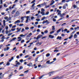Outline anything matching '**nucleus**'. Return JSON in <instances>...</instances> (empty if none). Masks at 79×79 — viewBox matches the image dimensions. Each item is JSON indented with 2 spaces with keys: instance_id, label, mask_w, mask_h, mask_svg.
I'll return each instance as SVG.
<instances>
[{
  "instance_id": "nucleus-1",
  "label": "nucleus",
  "mask_w": 79,
  "mask_h": 79,
  "mask_svg": "<svg viewBox=\"0 0 79 79\" xmlns=\"http://www.w3.org/2000/svg\"><path fill=\"white\" fill-rule=\"evenodd\" d=\"M20 13L19 11H17L15 13V15H14V18H15L16 16H19Z\"/></svg>"
},
{
  "instance_id": "nucleus-2",
  "label": "nucleus",
  "mask_w": 79,
  "mask_h": 79,
  "mask_svg": "<svg viewBox=\"0 0 79 79\" xmlns=\"http://www.w3.org/2000/svg\"><path fill=\"white\" fill-rule=\"evenodd\" d=\"M50 62V60H48L46 62V63H47V64H52L53 63H54V62H55V61H52L51 62Z\"/></svg>"
},
{
  "instance_id": "nucleus-3",
  "label": "nucleus",
  "mask_w": 79,
  "mask_h": 79,
  "mask_svg": "<svg viewBox=\"0 0 79 79\" xmlns=\"http://www.w3.org/2000/svg\"><path fill=\"white\" fill-rule=\"evenodd\" d=\"M64 77V75H63L61 77H57L55 78H56V79H62V78Z\"/></svg>"
},
{
  "instance_id": "nucleus-4",
  "label": "nucleus",
  "mask_w": 79,
  "mask_h": 79,
  "mask_svg": "<svg viewBox=\"0 0 79 79\" xmlns=\"http://www.w3.org/2000/svg\"><path fill=\"white\" fill-rule=\"evenodd\" d=\"M42 37H43V35H38L36 39V40H38V39H40V38H41Z\"/></svg>"
},
{
  "instance_id": "nucleus-5",
  "label": "nucleus",
  "mask_w": 79,
  "mask_h": 79,
  "mask_svg": "<svg viewBox=\"0 0 79 79\" xmlns=\"http://www.w3.org/2000/svg\"><path fill=\"white\" fill-rule=\"evenodd\" d=\"M20 62H18L16 63V65H15V67H18V65H20Z\"/></svg>"
},
{
  "instance_id": "nucleus-6",
  "label": "nucleus",
  "mask_w": 79,
  "mask_h": 79,
  "mask_svg": "<svg viewBox=\"0 0 79 79\" xmlns=\"http://www.w3.org/2000/svg\"><path fill=\"white\" fill-rule=\"evenodd\" d=\"M10 48H9L8 47H7L6 48H4V51H8Z\"/></svg>"
},
{
  "instance_id": "nucleus-7",
  "label": "nucleus",
  "mask_w": 79,
  "mask_h": 79,
  "mask_svg": "<svg viewBox=\"0 0 79 79\" xmlns=\"http://www.w3.org/2000/svg\"><path fill=\"white\" fill-rule=\"evenodd\" d=\"M66 6H68V4L65 3L63 6V9H66Z\"/></svg>"
},
{
  "instance_id": "nucleus-8",
  "label": "nucleus",
  "mask_w": 79,
  "mask_h": 79,
  "mask_svg": "<svg viewBox=\"0 0 79 79\" xmlns=\"http://www.w3.org/2000/svg\"><path fill=\"white\" fill-rule=\"evenodd\" d=\"M21 21H20V20H17V21H15L14 23V24H17V23H20Z\"/></svg>"
},
{
  "instance_id": "nucleus-9",
  "label": "nucleus",
  "mask_w": 79,
  "mask_h": 79,
  "mask_svg": "<svg viewBox=\"0 0 79 79\" xmlns=\"http://www.w3.org/2000/svg\"><path fill=\"white\" fill-rule=\"evenodd\" d=\"M48 37L49 38H51V39H53V38H54V36H53L52 35H49Z\"/></svg>"
},
{
  "instance_id": "nucleus-10",
  "label": "nucleus",
  "mask_w": 79,
  "mask_h": 79,
  "mask_svg": "<svg viewBox=\"0 0 79 79\" xmlns=\"http://www.w3.org/2000/svg\"><path fill=\"white\" fill-rule=\"evenodd\" d=\"M65 15V14L64 13H63L62 14H61L60 15V16L61 17L64 18V16Z\"/></svg>"
},
{
  "instance_id": "nucleus-11",
  "label": "nucleus",
  "mask_w": 79,
  "mask_h": 79,
  "mask_svg": "<svg viewBox=\"0 0 79 79\" xmlns=\"http://www.w3.org/2000/svg\"><path fill=\"white\" fill-rule=\"evenodd\" d=\"M55 3V1L53 0H52L51 3L50 4V5H52L53 4H54Z\"/></svg>"
},
{
  "instance_id": "nucleus-12",
  "label": "nucleus",
  "mask_w": 79,
  "mask_h": 79,
  "mask_svg": "<svg viewBox=\"0 0 79 79\" xmlns=\"http://www.w3.org/2000/svg\"><path fill=\"white\" fill-rule=\"evenodd\" d=\"M53 72H52L49 73V76H51L52 75H53Z\"/></svg>"
},
{
  "instance_id": "nucleus-13",
  "label": "nucleus",
  "mask_w": 79,
  "mask_h": 79,
  "mask_svg": "<svg viewBox=\"0 0 79 79\" xmlns=\"http://www.w3.org/2000/svg\"><path fill=\"white\" fill-rule=\"evenodd\" d=\"M27 66H32V64L31 63H30L28 64H27Z\"/></svg>"
},
{
  "instance_id": "nucleus-14",
  "label": "nucleus",
  "mask_w": 79,
  "mask_h": 79,
  "mask_svg": "<svg viewBox=\"0 0 79 79\" xmlns=\"http://www.w3.org/2000/svg\"><path fill=\"white\" fill-rule=\"evenodd\" d=\"M32 35V33H30L29 34V35H27V37H31V36Z\"/></svg>"
},
{
  "instance_id": "nucleus-15",
  "label": "nucleus",
  "mask_w": 79,
  "mask_h": 79,
  "mask_svg": "<svg viewBox=\"0 0 79 79\" xmlns=\"http://www.w3.org/2000/svg\"><path fill=\"white\" fill-rule=\"evenodd\" d=\"M15 11H16V10H13L12 12H11V14L12 15H13V14H14V13H15Z\"/></svg>"
},
{
  "instance_id": "nucleus-16",
  "label": "nucleus",
  "mask_w": 79,
  "mask_h": 79,
  "mask_svg": "<svg viewBox=\"0 0 79 79\" xmlns=\"http://www.w3.org/2000/svg\"><path fill=\"white\" fill-rule=\"evenodd\" d=\"M62 29H63V28H62L57 30L56 32L57 33H59V32H60V31H61V30H62Z\"/></svg>"
},
{
  "instance_id": "nucleus-17",
  "label": "nucleus",
  "mask_w": 79,
  "mask_h": 79,
  "mask_svg": "<svg viewBox=\"0 0 79 79\" xmlns=\"http://www.w3.org/2000/svg\"><path fill=\"white\" fill-rule=\"evenodd\" d=\"M62 39V38L61 37H60V36H58L57 38L56 39H59V40H61Z\"/></svg>"
},
{
  "instance_id": "nucleus-18",
  "label": "nucleus",
  "mask_w": 79,
  "mask_h": 79,
  "mask_svg": "<svg viewBox=\"0 0 79 79\" xmlns=\"http://www.w3.org/2000/svg\"><path fill=\"white\" fill-rule=\"evenodd\" d=\"M42 43L40 42L39 43V42H38V43H36V45H41L42 44Z\"/></svg>"
},
{
  "instance_id": "nucleus-19",
  "label": "nucleus",
  "mask_w": 79,
  "mask_h": 79,
  "mask_svg": "<svg viewBox=\"0 0 79 79\" xmlns=\"http://www.w3.org/2000/svg\"><path fill=\"white\" fill-rule=\"evenodd\" d=\"M77 37V35L76 34H75L74 35V39H76Z\"/></svg>"
},
{
  "instance_id": "nucleus-20",
  "label": "nucleus",
  "mask_w": 79,
  "mask_h": 79,
  "mask_svg": "<svg viewBox=\"0 0 79 79\" xmlns=\"http://www.w3.org/2000/svg\"><path fill=\"white\" fill-rule=\"evenodd\" d=\"M52 30H53V31H55V26H52Z\"/></svg>"
},
{
  "instance_id": "nucleus-21",
  "label": "nucleus",
  "mask_w": 79,
  "mask_h": 79,
  "mask_svg": "<svg viewBox=\"0 0 79 79\" xmlns=\"http://www.w3.org/2000/svg\"><path fill=\"white\" fill-rule=\"evenodd\" d=\"M10 65V62H7L6 64V66H9Z\"/></svg>"
},
{
  "instance_id": "nucleus-22",
  "label": "nucleus",
  "mask_w": 79,
  "mask_h": 79,
  "mask_svg": "<svg viewBox=\"0 0 79 79\" xmlns=\"http://www.w3.org/2000/svg\"><path fill=\"white\" fill-rule=\"evenodd\" d=\"M5 22H6V21L5 20H3V24L4 26H5Z\"/></svg>"
},
{
  "instance_id": "nucleus-23",
  "label": "nucleus",
  "mask_w": 79,
  "mask_h": 79,
  "mask_svg": "<svg viewBox=\"0 0 79 79\" xmlns=\"http://www.w3.org/2000/svg\"><path fill=\"white\" fill-rule=\"evenodd\" d=\"M3 26L2 25V27L0 28V32H1V31L3 29Z\"/></svg>"
},
{
  "instance_id": "nucleus-24",
  "label": "nucleus",
  "mask_w": 79,
  "mask_h": 79,
  "mask_svg": "<svg viewBox=\"0 0 79 79\" xmlns=\"http://www.w3.org/2000/svg\"><path fill=\"white\" fill-rule=\"evenodd\" d=\"M31 13V11H29V10H28L26 12V14H29V13Z\"/></svg>"
},
{
  "instance_id": "nucleus-25",
  "label": "nucleus",
  "mask_w": 79,
  "mask_h": 79,
  "mask_svg": "<svg viewBox=\"0 0 79 79\" xmlns=\"http://www.w3.org/2000/svg\"><path fill=\"white\" fill-rule=\"evenodd\" d=\"M73 36V35H72L69 38V39H71Z\"/></svg>"
},
{
  "instance_id": "nucleus-26",
  "label": "nucleus",
  "mask_w": 79,
  "mask_h": 79,
  "mask_svg": "<svg viewBox=\"0 0 79 79\" xmlns=\"http://www.w3.org/2000/svg\"><path fill=\"white\" fill-rule=\"evenodd\" d=\"M44 75H42L40 77V78H39V79H42V78H43V77L44 76Z\"/></svg>"
},
{
  "instance_id": "nucleus-27",
  "label": "nucleus",
  "mask_w": 79,
  "mask_h": 79,
  "mask_svg": "<svg viewBox=\"0 0 79 79\" xmlns=\"http://www.w3.org/2000/svg\"><path fill=\"white\" fill-rule=\"evenodd\" d=\"M42 6H44V5H46V3L45 2H44V3L41 4Z\"/></svg>"
},
{
  "instance_id": "nucleus-28",
  "label": "nucleus",
  "mask_w": 79,
  "mask_h": 79,
  "mask_svg": "<svg viewBox=\"0 0 79 79\" xmlns=\"http://www.w3.org/2000/svg\"><path fill=\"white\" fill-rule=\"evenodd\" d=\"M45 18H46V17H43L41 19L42 21H43V20H44V19H45Z\"/></svg>"
},
{
  "instance_id": "nucleus-29",
  "label": "nucleus",
  "mask_w": 79,
  "mask_h": 79,
  "mask_svg": "<svg viewBox=\"0 0 79 79\" xmlns=\"http://www.w3.org/2000/svg\"><path fill=\"white\" fill-rule=\"evenodd\" d=\"M4 19H6V20H7V21L8 20V17L6 16L4 18Z\"/></svg>"
},
{
  "instance_id": "nucleus-30",
  "label": "nucleus",
  "mask_w": 79,
  "mask_h": 79,
  "mask_svg": "<svg viewBox=\"0 0 79 79\" xmlns=\"http://www.w3.org/2000/svg\"><path fill=\"white\" fill-rule=\"evenodd\" d=\"M25 31V30H24V29L23 28L22 30V31H21V32H23Z\"/></svg>"
},
{
  "instance_id": "nucleus-31",
  "label": "nucleus",
  "mask_w": 79,
  "mask_h": 79,
  "mask_svg": "<svg viewBox=\"0 0 79 79\" xmlns=\"http://www.w3.org/2000/svg\"><path fill=\"white\" fill-rule=\"evenodd\" d=\"M21 28L18 29L17 31V32H20V31H21Z\"/></svg>"
},
{
  "instance_id": "nucleus-32",
  "label": "nucleus",
  "mask_w": 79,
  "mask_h": 79,
  "mask_svg": "<svg viewBox=\"0 0 79 79\" xmlns=\"http://www.w3.org/2000/svg\"><path fill=\"white\" fill-rule=\"evenodd\" d=\"M50 55V54L48 53L46 54V56H47V57H48V56H49Z\"/></svg>"
},
{
  "instance_id": "nucleus-33",
  "label": "nucleus",
  "mask_w": 79,
  "mask_h": 79,
  "mask_svg": "<svg viewBox=\"0 0 79 79\" xmlns=\"http://www.w3.org/2000/svg\"><path fill=\"white\" fill-rule=\"evenodd\" d=\"M61 11H60L59 12H58V14H57V15H60L61 14Z\"/></svg>"
},
{
  "instance_id": "nucleus-34",
  "label": "nucleus",
  "mask_w": 79,
  "mask_h": 79,
  "mask_svg": "<svg viewBox=\"0 0 79 79\" xmlns=\"http://www.w3.org/2000/svg\"><path fill=\"white\" fill-rule=\"evenodd\" d=\"M24 26V24H20L19 25V26L20 27H22V26Z\"/></svg>"
},
{
  "instance_id": "nucleus-35",
  "label": "nucleus",
  "mask_w": 79,
  "mask_h": 79,
  "mask_svg": "<svg viewBox=\"0 0 79 79\" xmlns=\"http://www.w3.org/2000/svg\"><path fill=\"white\" fill-rule=\"evenodd\" d=\"M5 29L6 30H8V27L7 26H6L5 27Z\"/></svg>"
},
{
  "instance_id": "nucleus-36",
  "label": "nucleus",
  "mask_w": 79,
  "mask_h": 79,
  "mask_svg": "<svg viewBox=\"0 0 79 79\" xmlns=\"http://www.w3.org/2000/svg\"><path fill=\"white\" fill-rule=\"evenodd\" d=\"M10 20H11V18L9 17L8 18L7 20V21H10Z\"/></svg>"
},
{
  "instance_id": "nucleus-37",
  "label": "nucleus",
  "mask_w": 79,
  "mask_h": 79,
  "mask_svg": "<svg viewBox=\"0 0 79 79\" xmlns=\"http://www.w3.org/2000/svg\"><path fill=\"white\" fill-rule=\"evenodd\" d=\"M44 33L45 34H47V33H48V30H46L44 31Z\"/></svg>"
},
{
  "instance_id": "nucleus-38",
  "label": "nucleus",
  "mask_w": 79,
  "mask_h": 79,
  "mask_svg": "<svg viewBox=\"0 0 79 79\" xmlns=\"http://www.w3.org/2000/svg\"><path fill=\"white\" fill-rule=\"evenodd\" d=\"M13 34V33H9L8 36H10V35H12Z\"/></svg>"
},
{
  "instance_id": "nucleus-39",
  "label": "nucleus",
  "mask_w": 79,
  "mask_h": 79,
  "mask_svg": "<svg viewBox=\"0 0 79 79\" xmlns=\"http://www.w3.org/2000/svg\"><path fill=\"white\" fill-rule=\"evenodd\" d=\"M29 72V70H27L25 71L24 72V73H27Z\"/></svg>"
},
{
  "instance_id": "nucleus-40",
  "label": "nucleus",
  "mask_w": 79,
  "mask_h": 79,
  "mask_svg": "<svg viewBox=\"0 0 79 79\" xmlns=\"http://www.w3.org/2000/svg\"><path fill=\"white\" fill-rule=\"evenodd\" d=\"M46 23H47L48 24H49V21H48V20H46Z\"/></svg>"
},
{
  "instance_id": "nucleus-41",
  "label": "nucleus",
  "mask_w": 79,
  "mask_h": 79,
  "mask_svg": "<svg viewBox=\"0 0 79 79\" xmlns=\"http://www.w3.org/2000/svg\"><path fill=\"white\" fill-rule=\"evenodd\" d=\"M8 32H9V31H8V30H7L6 31V34H8Z\"/></svg>"
},
{
  "instance_id": "nucleus-42",
  "label": "nucleus",
  "mask_w": 79,
  "mask_h": 79,
  "mask_svg": "<svg viewBox=\"0 0 79 79\" xmlns=\"http://www.w3.org/2000/svg\"><path fill=\"white\" fill-rule=\"evenodd\" d=\"M45 7H46V8H49V7H50V5H48L47 6V5H46Z\"/></svg>"
},
{
  "instance_id": "nucleus-43",
  "label": "nucleus",
  "mask_w": 79,
  "mask_h": 79,
  "mask_svg": "<svg viewBox=\"0 0 79 79\" xmlns=\"http://www.w3.org/2000/svg\"><path fill=\"white\" fill-rule=\"evenodd\" d=\"M74 8L75 9L76 8V5H74L73 6Z\"/></svg>"
},
{
  "instance_id": "nucleus-44",
  "label": "nucleus",
  "mask_w": 79,
  "mask_h": 79,
  "mask_svg": "<svg viewBox=\"0 0 79 79\" xmlns=\"http://www.w3.org/2000/svg\"><path fill=\"white\" fill-rule=\"evenodd\" d=\"M45 38H47L46 36H45L43 37L42 38V39H45Z\"/></svg>"
},
{
  "instance_id": "nucleus-45",
  "label": "nucleus",
  "mask_w": 79,
  "mask_h": 79,
  "mask_svg": "<svg viewBox=\"0 0 79 79\" xmlns=\"http://www.w3.org/2000/svg\"><path fill=\"white\" fill-rule=\"evenodd\" d=\"M0 2L1 5H2L3 4V1L2 0H0Z\"/></svg>"
},
{
  "instance_id": "nucleus-46",
  "label": "nucleus",
  "mask_w": 79,
  "mask_h": 79,
  "mask_svg": "<svg viewBox=\"0 0 79 79\" xmlns=\"http://www.w3.org/2000/svg\"><path fill=\"white\" fill-rule=\"evenodd\" d=\"M12 75H13V73H11V74L9 76V77H11V76H12Z\"/></svg>"
},
{
  "instance_id": "nucleus-47",
  "label": "nucleus",
  "mask_w": 79,
  "mask_h": 79,
  "mask_svg": "<svg viewBox=\"0 0 79 79\" xmlns=\"http://www.w3.org/2000/svg\"><path fill=\"white\" fill-rule=\"evenodd\" d=\"M34 19V17L32 16L31 17V20H33Z\"/></svg>"
},
{
  "instance_id": "nucleus-48",
  "label": "nucleus",
  "mask_w": 79,
  "mask_h": 79,
  "mask_svg": "<svg viewBox=\"0 0 79 79\" xmlns=\"http://www.w3.org/2000/svg\"><path fill=\"white\" fill-rule=\"evenodd\" d=\"M36 20L37 21H40V19H36Z\"/></svg>"
},
{
  "instance_id": "nucleus-49",
  "label": "nucleus",
  "mask_w": 79,
  "mask_h": 79,
  "mask_svg": "<svg viewBox=\"0 0 79 79\" xmlns=\"http://www.w3.org/2000/svg\"><path fill=\"white\" fill-rule=\"evenodd\" d=\"M23 59L20 60H19V62H20V63H23Z\"/></svg>"
},
{
  "instance_id": "nucleus-50",
  "label": "nucleus",
  "mask_w": 79,
  "mask_h": 79,
  "mask_svg": "<svg viewBox=\"0 0 79 79\" xmlns=\"http://www.w3.org/2000/svg\"><path fill=\"white\" fill-rule=\"evenodd\" d=\"M35 2V0H34L31 2V3H34Z\"/></svg>"
},
{
  "instance_id": "nucleus-51",
  "label": "nucleus",
  "mask_w": 79,
  "mask_h": 79,
  "mask_svg": "<svg viewBox=\"0 0 79 79\" xmlns=\"http://www.w3.org/2000/svg\"><path fill=\"white\" fill-rule=\"evenodd\" d=\"M29 27H26L25 29V30H27L28 29H29Z\"/></svg>"
},
{
  "instance_id": "nucleus-52",
  "label": "nucleus",
  "mask_w": 79,
  "mask_h": 79,
  "mask_svg": "<svg viewBox=\"0 0 79 79\" xmlns=\"http://www.w3.org/2000/svg\"><path fill=\"white\" fill-rule=\"evenodd\" d=\"M49 14V12H47L45 13L46 15H48Z\"/></svg>"
},
{
  "instance_id": "nucleus-53",
  "label": "nucleus",
  "mask_w": 79,
  "mask_h": 79,
  "mask_svg": "<svg viewBox=\"0 0 79 79\" xmlns=\"http://www.w3.org/2000/svg\"><path fill=\"white\" fill-rule=\"evenodd\" d=\"M53 33H54V31H51L50 32V34H53Z\"/></svg>"
},
{
  "instance_id": "nucleus-54",
  "label": "nucleus",
  "mask_w": 79,
  "mask_h": 79,
  "mask_svg": "<svg viewBox=\"0 0 79 79\" xmlns=\"http://www.w3.org/2000/svg\"><path fill=\"white\" fill-rule=\"evenodd\" d=\"M15 30H16V29H15V28L12 29H11V31H15Z\"/></svg>"
},
{
  "instance_id": "nucleus-55",
  "label": "nucleus",
  "mask_w": 79,
  "mask_h": 79,
  "mask_svg": "<svg viewBox=\"0 0 79 79\" xmlns=\"http://www.w3.org/2000/svg\"><path fill=\"white\" fill-rule=\"evenodd\" d=\"M28 57H29V55H27V56H25V58H28Z\"/></svg>"
},
{
  "instance_id": "nucleus-56",
  "label": "nucleus",
  "mask_w": 79,
  "mask_h": 79,
  "mask_svg": "<svg viewBox=\"0 0 79 79\" xmlns=\"http://www.w3.org/2000/svg\"><path fill=\"white\" fill-rule=\"evenodd\" d=\"M24 0H20L19 3H22L23 2V1Z\"/></svg>"
},
{
  "instance_id": "nucleus-57",
  "label": "nucleus",
  "mask_w": 79,
  "mask_h": 79,
  "mask_svg": "<svg viewBox=\"0 0 79 79\" xmlns=\"http://www.w3.org/2000/svg\"><path fill=\"white\" fill-rule=\"evenodd\" d=\"M25 41L24 40H23L21 41V43H23V42H24Z\"/></svg>"
},
{
  "instance_id": "nucleus-58",
  "label": "nucleus",
  "mask_w": 79,
  "mask_h": 79,
  "mask_svg": "<svg viewBox=\"0 0 79 79\" xmlns=\"http://www.w3.org/2000/svg\"><path fill=\"white\" fill-rule=\"evenodd\" d=\"M41 11H45V9L42 8L41 10Z\"/></svg>"
},
{
  "instance_id": "nucleus-59",
  "label": "nucleus",
  "mask_w": 79,
  "mask_h": 79,
  "mask_svg": "<svg viewBox=\"0 0 79 79\" xmlns=\"http://www.w3.org/2000/svg\"><path fill=\"white\" fill-rule=\"evenodd\" d=\"M63 19H64V17H61L59 20L60 21Z\"/></svg>"
},
{
  "instance_id": "nucleus-60",
  "label": "nucleus",
  "mask_w": 79,
  "mask_h": 79,
  "mask_svg": "<svg viewBox=\"0 0 79 79\" xmlns=\"http://www.w3.org/2000/svg\"><path fill=\"white\" fill-rule=\"evenodd\" d=\"M16 37L12 39V40H13V41L16 40Z\"/></svg>"
},
{
  "instance_id": "nucleus-61",
  "label": "nucleus",
  "mask_w": 79,
  "mask_h": 79,
  "mask_svg": "<svg viewBox=\"0 0 79 79\" xmlns=\"http://www.w3.org/2000/svg\"><path fill=\"white\" fill-rule=\"evenodd\" d=\"M30 18V17H29V16H27L26 17V19H28L29 18Z\"/></svg>"
},
{
  "instance_id": "nucleus-62",
  "label": "nucleus",
  "mask_w": 79,
  "mask_h": 79,
  "mask_svg": "<svg viewBox=\"0 0 79 79\" xmlns=\"http://www.w3.org/2000/svg\"><path fill=\"white\" fill-rule=\"evenodd\" d=\"M5 39V36H3L2 37V38H1L2 39Z\"/></svg>"
},
{
  "instance_id": "nucleus-63",
  "label": "nucleus",
  "mask_w": 79,
  "mask_h": 79,
  "mask_svg": "<svg viewBox=\"0 0 79 79\" xmlns=\"http://www.w3.org/2000/svg\"><path fill=\"white\" fill-rule=\"evenodd\" d=\"M43 24H44V23H46V21L45 20L42 23Z\"/></svg>"
},
{
  "instance_id": "nucleus-64",
  "label": "nucleus",
  "mask_w": 79,
  "mask_h": 79,
  "mask_svg": "<svg viewBox=\"0 0 79 79\" xmlns=\"http://www.w3.org/2000/svg\"><path fill=\"white\" fill-rule=\"evenodd\" d=\"M1 14L2 15H5V13L2 12Z\"/></svg>"
}]
</instances>
